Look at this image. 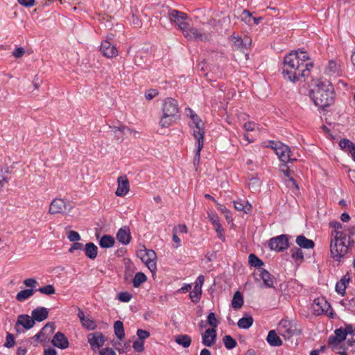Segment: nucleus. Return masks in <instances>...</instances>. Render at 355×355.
Instances as JSON below:
<instances>
[{"mask_svg":"<svg viewBox=\"0 0 355 355\" xmlns=\"http://www.w3.org/2000/svg\"><path fill=\"white\" fill-rule=\"evenodd\" d=\"M313 64L306 52L299 49L291 51L284 58L282 74L285 80L292 83L305 80L310 75Z\"/></svg>","mask_w":355,"mask_h":355,"instance_id":"obj_1","label":"nucleus"},{"mask_svg":"<svg viewBox=\"0 0 355 355\" xmlns=\"http://www.w3.org/2000/svg\"><path fill=\"white\" fill-rule=\"evenodd\" d=\"M354 243V240L349 237V234L336 232L334 236L331 237V257L335 261L341 262Z\"/></svg>","mask_w":355,"mask_h":355,"instance_id":"obj_2","label":"nucleus"},{"mask_svg":"<svg viewBox=\"0 0 355 355\" xmlns=\"http://www.w3.org/2000/svg\"><path fill=\"white\" fill-rule=\"evenodd\" d=\"M314 104L321 108H324L334 102L333 87L329 81H319L310 94Z\"/></svg>","mask_w":355,"mask_h":355,"instance_id":"obj_3","label":"nucleus"},{"mask_svg":"<svg viewBox=\"0 0 355 355\" xmlns=\"http://www.w3.org/2000/svg\"><path fill=\"white\" fill-rule=\"evenodd\" d=\"M162 112L159 125L162 128L170 127L180 119L178 103L173 98L164 100Z\"/></svg>","mask_w":355,"mask_h":355,"instance_id":"obj_4","label":"nucleus"},{"mask_svg":"<svg viewBox=\"0 0 355 355\" xmlns=\"http://www.w3.org/2000/svg\"><path fill=\"white\" fill-rule=\"evenodd\" d=\"M345 339L349 346H352L355 343V327L351 324L346 325L345 328L336 329L334 335L329 337L328 345L333 349H336Z\"/></svg>","mask_w":355,"mask_h":355,"instance_id":"obj_5","label":"nucleus"},{"mask_svg":"<svg viewBox=\"0 0 355 355\" xmlns=\"http://www.w3.org/2000/svg\"><path fill=\"white\" fill-rule=\"evenodd\" d=\"M187 114L190 116L192 122L189 123V126L193 130L192 135L197 141H204L205 130L204 123L200 118L191 109L188 108Z\"/></svg>","mask_w":355,"mask_h":355,"instance_id":"obj_6","label":"nucleus"},{"mask_svg":"<svg viewBox=\"0 0 355 355\" xmlns=\"http://www.w3.org/2000/svg\"><path fill=\"white\" fill-rule=\"evenodd\" d=\"M271 148L275 150L279 159L286 164L293 160H297L296 157H292L290 148L281 142H271Z\"/></svg>","mask_w":355,"mask_h":355,"instance_id":"obj_7","label":"nucleus"},{"mask_svg":"<svg viewBox=\"0 0 355 355\" xmlns=\"http://www.w3.org/2000/svg\"><path fill=\"white\" fill-rule=\"evenodd\" d=\"M137 255L151 272H153L157 270V255L154 250L144 248L139 250Z\"/></svg>","mask_w":355,"mask_h":355,"instance_id":"obj_8","label":"nucleus"},{"mask_svg":"<svg viewBox=\"0 0 355 355\" xmlns=\"http://www.w3.org/2000/svg\"><path fill=\"white\" fill-rule=\"evenodd\" d=\"M168 18L171 22L176 24L182 31H185L188 28L187 14L177 10H171L168 12Z\"/></svg>","mask_w":355,"mask_h":355,"instance_id":"obj_9","label":"nucleus"},{"mask_svg":"<svg viewBox=\"0 0 355 355\" xmlns=\"http://www.w3.org/2000/svg\"><path fill=\"white\" fill-rule=\"evenodd\" d=\"M268 246L271 250L277 252H282L286 250L289 247L288 235L282 234L270 239Z\"/></svg>","mask_w":355,"mask_h":355,"instance_id":"obj_10","label":"nucleus"},{"mask_svg":"<svg viewBox=\"0 0 355 355\" xmlns=\"http://www.w3.org/2000/svg\"><path fill=\"white\" fill-rule=\"evenodd\" d=\"M182 33L188 40L206 41L209 37V34L202 33L194 27L190 28L189 24L188 28H187L185 31H182Z\"/></svg>","mask_w":355,"mask_h":355,"instance_id":"obj_11","label":"nucleus"},{"mask_svg":"<svg viewBox=\"0 0 355 355\" xmlns=\"http://www.w3.org/2000/svg\"><path fill=\"white\" fill-rule=\"evenodd\" d=\"M34 324L35 322L32 316L27 314H21L17 317L15 328L18 333H21L23 331L19 329L20 327H22L26 330H28L31 329Z\"/></svg>","mask_w":355,"mask_h":355,"instance_id":"obj_12","label":"nucleus"},{"mask_svg":"<svg viewBox=\"0 0 355 355\" xmlns=\"http://www.w3.org/2000/svg\"><path fill=\"white\" fill-rule=\"evenodd\" d=\"M68 207L62 199L55 198L50 204L49 213L51 214H64L67 211L71 210V207L68 208Z\"/></svg>","mask_w":355,"mask_h":355,"instance_id":"obj_13","label":"nucleus"},{"mask_svg":"<svg viewBox=\"0 0 355 355\" xmlns=\"http://www.w3.org/2000/svg\"><path fill=\"white\" fill-rule=\"evenodd\" d=\"M330 306V304L324 298L318 297L313 300L311 309L315 315H320L324 313H327Z\"/></svg>","mask_w":355,"mask_h":355,"instance_id":"obj_14","label":"nucleus"},{"mask_svg":"<svg viewBox=\"0 0 355 355\" xmlns=\"http://www.w3.org/2000/svg\"><path fill=\"white\" fill-rule=\"evenodd\" d=\"M205 281L203 275H199L195 282V286L190 292L189 296L193 302L197 303L200 301L202 295V286Z\"/></svg>","mask_w":355,"mask_h":355,"instance_id":"obj_15","label":"nucleus"},{"mask_svg":"<svg viewBox=\"0 0 355 355\" xmlns=\"http://www.w3.org/2000/svg\"><path fill=\"white\" fill-rule=\"evenodd\" d=\"M343 72L342 65L337 60H331L325 68V73L329 76L336 77Z\"/></svg>","mask_w":355,"mask_h":355,"instance_id":"obj_16","label":"nucleus"},{"mask_svg":"<svg viewBox=\"0 0 355 355\" xmlns=\"http://www.w3.org/2000/svg\"><path fill=\"white\" fill-rule=\"evenodd\" d=\"M118 187L115 194L117 196H124L129 191V181L125 175L119 176L117 178Z\"/></svg>","mask_w":355,"mask_h":355,"instance_id":"obj_17","label":"nucleus"},{"mask_svg":"<svg viewBox=\"0 0 355 355\" xmlns=\"http://www.w3.org/2000/svg\"><path fill=\"white\" fill-rule=\"evenodd\" d=\"M101 51L107 58H112L118 55V50L108 40H104L101 45Z\"/></svg>","mask_w":355,"mask_h":355,"instance_id":"obj_18","label":"nucleus"},{"mask_svg":"<svg viewBox=\"0 0 355 355\" xmlns=\"http://www.w3.org/2000/svg\"><path fill=\"white\" fill-rule=\"evenodd\" d=\"M217 338L216 329H207L202 334V343L207 347H211L213 345Z\"/></svg>","mask_w":355,"mask_h":355,"instance_id":"obj_19","label":"nucleus"},{"mask_svg":"<svg viewBox=\"0 0 355 355\" xmlns=\"http://www.w3.org/2000/svg\"><path fill=\"white\" fill-rule=\"evenodd\" d=\"M78 316L83 327L88 330H94L97 327L96 322L89 316H85L83 311L78 308Z\"/></svg>","mask_w":355,"mask_h":355,"instance_id":"obj_20","label":"nucleus"},{"mask_svg":"<svg viewBox=\"0 0 355 355\" xmlns=\"http://www.w3.org/2000/svg\"><path fill=\"white\" fill-rule=\"evenodd\" d=\"M49 309L39 306L32 311L31 316L35 322H40L45 320L49 317Z\"/></svg>","mask_w":355,"mask_h":355,"instance_id":"obj_21","label":"nucleus"},{"mask_svg":"<svg viewBox=\"0 0 355 355\" xmlns=\"http://www.w3.org/2000/svg\"><path fill=\"white\" fill-rule=\"evenodd\" d=\"M55 330V325L53 322L46 323L44 327L36 334L34 336L33 338L36 340L40 339L45 340L48 338L49 335H51L53 333Z\"/></svg>","mask_w":355,"mask_h":355,"instance_id":"obj_22","label":"nucleus"},{"mask_svg":"<svg viewBox=\"0 0 355 355\" xmlns=\"http://www.w3.org/2000/svg\"><path fill=\"white\" fill-rule=\"evenodd\" d=\"M52 344L60 348L66 349L69 347V341L67 338L64 334L61 332H57L52 339Z\"/></svg>","mask_w":355,"mask_h":355,"instance_id":"obj_23","label":"nucleus"},{"mask_svg":"<svg viewBox=\"0 0 355 355\" xmlns=\"http://www.w3.org/2000/svg\"><path fill=\"white\" fill-rule=\"evenodd\" d=\"M88 342L92 347H100L105 342L104 336L101 332H95L88 335Z\"/></svg>","mask_w":355,"mask_h":355,"instance_id":"obj_24","label":"nucleus"},{"mask_svg":"<svg viewBox=\"0 0 355 355\" xmlns=\"http://www.w3.org/2000/svg\"><path fill=\"white\" fill-rule=\"evenodd\" d=\"M279 329L281 334L285 338H289L294 334L295 329L292 328L289 321L286 320H282L279 324Z\"/></svg>","mask_w":355,"mask_h":355,"instance_id":"obj_25","label":"nucleus"},{"mask_svg":"<svg viewBox=\"0 0 355 355\" xmlns=\"http://www.w3.org/2000/svg\"><path fill=\"white\" fill-rule=\"evenodd\" d=\"M116 239L122 244H128L131 239L130 230L126 227L120 228L116 234Z\"/></svg>","mask_w":355,"mask_h":355,"instance_id":"obj_26","label":"nucleus"},{"mask_svg":"<svg viewBox=\"0 0 355 355\" xmlns=\"http://www.w3.org/2000/svg\"><path fill=\"white\" fill-rule=\"evenodd\" d=\"M266 341L272 347H279L282 345V340L275 330H270L268 332Z\"/></svg>","mask_w":355,"mask_h":355,"instance_id":"obj_27","label":"nucleus"},{"mask_svg":"<svg viewBox=\"0 0 355 355\" xmlns=\"http://www.w3.org/2000/svg\"><path fill=\"white\" fill-rule=\"evenodd\" d=\"M295 241L299 247L304 249H312L315 246L313 241L307 239L304 235L297 236Z\"/></svg>","mask_w":355,"mask_h":355,"instance_id":"obj_28","label":"nucleus"},{"mask_svg":"<svg viewBox=\"0 0 355 355\" xmlns=\"http://www.w3.org/2000/svg\"><path fill=\"white\" fill-rule=\"evenodd\" d=\"M84 251L85 256L90 259L93 260L97 257L98 248L94 243L92 242L86 243L84 248Z\"/></svg>","mask_w":355,"mask_h":355,"instance_id":"obj_29","label":"nucleus"},{"mask_svg":"<svg viewBox=\"0 0 355 355\" xmlns=\"http://www.w3.org/2000/svg\"><path fill=\"white\" fill-rule=\"evenodd\" d=\"M339 146L342 149L348 151L353 159L355 161V144L347 139H343L339 142Z\"/></svg>","mask_w":355,"mask_h":355,"instance_id":"obj_30","label":"nucleus"},{"mask_svg":"<svg viewBox=\"0 0 355 355\" xmlns=\"http://www.w3.org/2000/svg\"><path fill=\"white\" fill-rule=\"evenodd\" d=\"M349 277L347 275H344L340 281H338L336 284V291L341 295H344L345 293V290L347 287V284L349 283Z\"/></svg>","mask_w":355,"mask_h":355,"instance_id":"obj_31","label":"nucleus"},{"mask_svg":"<svg viewBox=\"0 0 355 355\" xmlns=\"http://www.w3.org/2000/svg\"><path fill=\"white\" fill-rule=\"evenodd\" d=\"M259 276L263 280L264 285L268 288L273 287V277L265 269L260 270Z\"/></svg>","mask_w":355,"mask_h":355,"instance_id":"obj_32","label":"nucleus"},{"mask_svg":"<svg viewBox=\"0 0 355 355\" xmlns=\"http://www.w3.org/2000/svg\"><path fill=\"white\" fill-rule=\"evenodd\" d=\"M291 254L292 259L297 265L304 261V253L300 248L297 247L292 248L291 249Z\"/></svg>","mask_w":355,"mask_h":355,"instance_id":"obj_33","label":"nucleus"},{"mask_svg":"<svg viewBox=\"0 0 355 355\" xmlns=\"http://www.w3.org/2000/svg\"><path fill=\"white\" fill-rule=\"evenodd\" d=\"M175 341L184 348H187L191 343V338L189 335L180 334L175 336Z\"/></svg>","mask_w":355,"mask_h":355,"instance_id":"obj_34","label":"nucleus"},{"mask_svg":"<svg viewBox=\"0 0 355 355\" xmlns=\"http://www.w3.org/2000/svg\"><path fill=\"white\" fill-rule=\"evenodd\" d=\"M35 293V290L33 289H24L21 291H19L15 297V299L18 302H24L28 299H29L31 297H32Z\"/></svg>","mask_w":355,"mask_h":355,"instance_id":"obj_35","label":"nucleus"},{"mask_svg":"<svg viewBox=\"0 0 355 355\" xmlns=\"http://www.w3.org/2000/svg\"><path fill=\"white\" fill-rule=\"evenodd\" d=\"M234 207L238 211H243L248 213L251 209V205L246 200H236L234 202Z\"/></svg>","mask_w":355,"mask_h":355,"instance_id":"obj_36","label":"nucleus"},{"mask_svg":"<svg viewBox=\"0 0 355 355\" xmlns=\"http://www.w3.org/2000/svg\"><path fill=\"white\" fill-rule=\"evenodd\" d=\"M234 44L238 48H248L250 46L252 40L248 37H245L244 38H241L239 37H234Z\"/></svg>","mask_w":355,"mask_h":355,"instance_id":"obj_37","label":"nucleus"},{"mask_svg":"<svg viewBox=\"0 0 355 355\" xmlns=\"http://www.w3.org/2000/svg\"><path fill=\"white\" fill-rule=\"evenodd\" d=\"M114 239L110 235H104L99 241V245L103 248H111L114 244Z\"/></svg>","mask_w":355,"mask_h":355,"instance_id":"obj_38","label":"nucleus"},{"mask_svg":"<svg viewBox=\"0 0 355 355\" xmlns=\"http://www.w3.org/2000/svg\"><path fill=\"white\" fill-rule=\"evenodd\" d=\"M114 334L119 339L122 340L125 337L123 324L121 321L117 320L114 324Z\"/></svg>","mask_w":355,"mask_h":355,"instance_id":"obj_39","label":"nucleus"},{"mask_svg":"<svg viewBox=\"0 0 355 355\" xmlns=\"http://www.w3.org/2000/svg\"><path fill=\"white\" fill-rule=\"evenodd\" d=\"M329 226L334 228V230L331 234V237L334 236V234L336 232L347 234L345 230V227H343V225L340 222L331 221L329 223Z\"/></svg>","mask_w":355,"mask_h":355,"instance_id":"obj_40","label":"nucleus"},{"mask_svg":"<svg viewBox=\"0 0 355 355\" xmlns=\"http://www.w3.org/2000/svg\"><path fill=\"white\" fill-rule=\"evenodd\" d=\"M243 304V296L239 291H237L234 293L233 299L232 300V306L235 309H238L241 308Z\"/></svg>","mask_w":355,"mask_h":355,"instance_id":"obj_41","label":"nucleus"},{"mask_svg":"<svg viewBox=\"0 0 355 355\" xmlns=\"http://www.w3.org/2000/svg\"><path fill=\"white\" fill-rule=\"evenodd\" d=\"M253 318L251 316L243 317L237 322V325L241 329H247L253 324Z\"/></svg>","mask_w":355,"mask_h":355,"instance_id":"obj_42","label":"nucleus"},{"mask_svg":"<svg viewBox=\"0 0 355 355\" xmlns=\"http://www.w3.org/2000/svg\"><path fill=\"white\" fill-rule=\"evenodd\" d=\"M147 280V277L143 272H137L135 275V277L132 280V284L134 287L137 288L141 284L144 283Z\"/></svg>","mask_w":355,"mask_h":355,"instance_id":"obj_43","label":"nucleus"},{"mask_svg":"<svg viewBox=\"0 0 355 355\" xmlns=\"http://www.w3.org/2000/svg\"><path fill=\"white\" fill-rule=\"evenodd\" d=\"M197 148L195 153V156L193 157V164L195 166H198L200 163V151L204 146V141H197Z\"/></svg>","mask_w":355,"mask_h":355,"instance_id":"obj_44","label":"nucleus"},{"mask_svg":"<svg viewBox=\"0 0 355 355\" xmlns=\"http://www.w3.org/2000/svg\"><path fill=\"white\" fill-rule=\"evenodd\" d=\"M223 340L225 347L227 349H232L234 348L237 345L236 341L230 335L225 336L223 338Z\"/></svg>","mask_w":355,"mask_h":355,"instance_id":"obj_45","label":"nucleus"},{"mask_svg":"<svg viewBox=\"0 0 355 355\" xmlns=\"http://www.w3.org/2000/svg\"><path fill=\"white\" fill-rule=\"evenodd\" d=\"M248 261L250 265L253 267H261L263 265V262L254 254H250L249 255Z\"/></svg>","mask_w":355,"mask_h":355,"instance_id":"obj_46","label":"nucleus"},{"mask_svg":"<svg viewBox=\"0 0 355 355\" xmlns=\"http://www.w3.org/2000/svg\"><path fill=\"white\" fill-rule=\"evenodd\" d=\"M207 323L211 327V329H216L218 325V321L216 318L215 313L211 312L207 315Z\"/></svg>","mask_w":355,"mask_h":355,"instance_id":"obj_47","label":"nucleus"},{"mask_svg":"<svg viewBox=\"0 0 355 355\" xmlns=\"http://www.w3.org/2000/svg\"><path fill=\"white\" fill-rule=\"evenodd\" d=\"M37 291L42 294H45V295H48L54 294L55 293V288L51 284H49L44 287H41V288H38Z\"/></svg>","mask_w":355,"mask_h":355,"instance_id":"obj_48","label":"nucleus"},{"mask_svg":"<svg viewBox=\"0 0 355 355\" xmlns=\"http://www.w3.org/2000/svg\"><path fill=\"white\" fill-rule=\"evenodd\" d=\"M23 283L27 288H29V289H33V290H35V292L36 291H37L36 287L38 285V282H37V280L35 279L28 278V279H26Z\"/></svg>","mask_w":355,"mask_h":355,"instance_id":"obj_49","label":"nucleus"},{"mask_svg":"<svg viewBox=\"0 0 355 355\" xmlns=\"http://www.w3.org/2000/svg\"><path fill=\"white\" fill-rule=\"evenodd\" d=\"M132 295L128 292H121L118 294V300L122 302H128L132 299Z\"/></svg>","mask_w":355,"mask_h":355,"instance_id":"obj_50","label":"nucleus"},{"mask_svg":"<svg viewBox=\"0 0 355 355\" xmlns=\"http://www.w3.org/2000/svg\"><path fill=\"white\" fill-rule=\"evenodd\" d=\"M67 238L71 242H76L80 240V236L78 234V232L73 230H71L69 232Z\"/></svg>","mask_w":355,"mask_h":355,"instance_id":"obj_51","label":"nucleus"},{"mask_svg":"<svg viewBox=\"0 0 355 355\" xmlns=\"http://www.w3.org/2000/svg\"><path fill=\"white\" fill-rule=\"evenodd\" d=\"M132 347L136 352H141L144 349V343L143 340H137L134 341Z\"/></svg>","mask_w":355,"mask_h":355,"instance_id":"obj_52","label":"nucleus"},{"mask_svg":"<svg viewBox=\"0 0 355 355\" xmlns=\"http://www.w3.org/2000/svg\"><path fill=\"white\" fill-rule=\"evenodd\" d=\"M8 173V171H3L0 168V189L4 187L5 183L8 182V178L5 175Z\"/></svg>","mask_w":355,"mask_h":355,"instance_id":"obj_53","label":"nucleus"},{"mask_svg":"<svg viewBox=\"0 0 355 355\" xmlns=\"http://www.w3.org/2000/svg\"><path fill=\"white\" fill-rule=\"evenodd\" d=\"M83 244L78 242H74L70 248L69 249V252L70 253H73L75 250H83Z\"/></svg>","mask_w":355,"mask_h":355,"instance_id":"obj_54","label":"nucleus"},{"mask_svg":"<svg viewBox=\"0 0 355 355\" xmlns=\"http://www.w3.org/2000/svg\"><path fill=\"white\" fill-rule=\"evenodd\" d=\"M208 218L213 225H216L220 223L218 215L214 212L209 213Z\"/></svg>","mask_w":355,"mask_h":355,"instance_id":"obj_55","label":"nucleus"},{"mask_svg":"<svg viewBox=\"0 0 355 355\" xmlns=\"http://www.w3.org/2000/svg\"><path fill=\"white\" fill-rule=\"evenodd\" d=\"M137 334L139 337V340H143L150 336V333L146 330L138 329Z\"/></svg>","mask_w":355,"mask_h":355,"instance_id":"obj_56","label":"nucleus"},{"mask_svg":"<svg viewBox=\"0 0 355 355\" xmlns=\"http://www.w3.org/2000/svg\"><path fill=\"white\" fill-rule=\"evenodd\" d=\"M15 345V339L13 336L11 334H8L6 336V342L5 343V347H11Z\"/></svg>","mask_w":355,"mask_h":355,"instance_id":"obj_57","label":"nucleus"},{"mask_svg":"<svg viewBox=\"0 0 355 355\" xmlns=\"http://www.w3.org/2000/svg\"><path fill=\"white\" fill-rule=\"evenodd\" d=\"M158 95V92L156 89H150L145 94V97L147 100H152Z\"/></svg>","mask_w":355,"mask_h":355,"instance_id":"obj_58","label":"nucleus"},{"mask_svg":"<svg viewBox=\"0 0 355 355\" xmlns=\"http://www.w3.org/2000/svg\"><path fill=\"white\" fill-rule=\"evenodd\" d=\"M24 53L25 51L24 48L18 47L12 52V55L16 58H19L24 55Z\"/></svg>","mask_w":355,"mask_h":355,"instance_id":"obj_59","label":"nucleus"},{"mask_svg":"<svg viewBox=\"0 0 355 355\" xmlns=\"http://www.w3.org/2000/svg\"><path fill=\"white\" fill-rule=\"evenodd\" d=\"M35 0H17L18 3L26 8L32 7L35 4Z\"/></svg>","mask_w":355,"mask_h":355,"instance_id":"obj_60","label":"nucleus"},{"mask_svg":"<svg viewBox=\"0 0 355 355\" xmlns=\"http://www.w3.org/2000/svg\"><path fill=\"white\" fill-rule=\"evenodd\" d=\"M214 226L215 227L216 232L218 234V237L220 239L223 240L224 239V236H223L224 230H223L222 225H220V223H219L218 224L214 225Z\"/></svg>","mask_w":355,"mask_h":355,"instance_id":"obj_61","label":"nucleus"},{"mask_svg":"<svg viewBox=\"0 0 355 355\" xmlns=\"http://www.w3.org/2000/svg\"><path fill=\"white\" fill-rule=\"evenodd\" d=\"M255 126H256L255 123L252 122V121H248V122H246L245 123H244L243 128L246 131H252L254 130Z\"/></svg>","mask_w":355,"mask_h":355,"instance_id":"obj_62","label":"nucleus"},{"mask_svg":"<svg viewBox=\"0 0 355 355\" xmlns=\"http://www.w3.org/2000/svg\"><path fill=\"white\" fill-rule=\"evenodd\" d=\"M100 355H116V353L112 349L106 347L100 351Z\"/></svg>","mask_w":355,"mask_h":355,"instance_id":"obj_63","label":"nucleus"},{"mask_svg":"<svg viewBox=\"0 0 355 355\" xmlns=\"http://www.w3.org/2000/svg\"><path fill=\"white\" fill-rule=\"evenodd\" d=\"M178 231L180 233H187L188 231L187 227L185 225H179L174 227L173 232Z\"/></svg>","mask_w":355,"mask_h":355,"instance_id":"obj_64","label":"nucleus"}]
</instances>
